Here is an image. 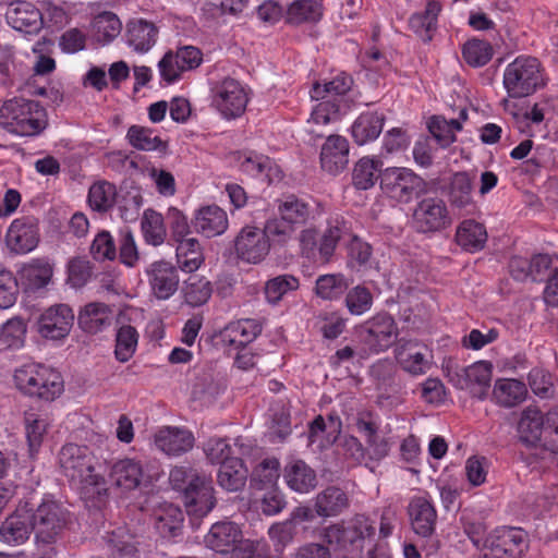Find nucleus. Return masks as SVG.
<instances>
[{"label":"nucleus","mask_w":558,"mask_h":558,"mask_svg":"<svg viewBox=\"0 0 558 558\" xmlns=\"http://www.w3.org/2000/svg\"><path fill=\"white\" fill-rule=\"evenodd\" d=\"M488 550L481 558H521L529 547L527 534L519 527H501L488 538Z\"/></svg>","instance_id":"obj_13"},{"label":"nucleus","mask_w":558,"mask_h":558,"mask_svg":"<svg viewBox=\"0 0 558 558\" xmlns=\"http://www.w3.org/2000/svg\"><path fill=\"white\" fill-rule=\"evenodd\" d=\"M247 480V469L239 458L227 460L219 468L218 484L228 492H236L244 487Z\"/></svg>","instance_id":"obj_42"},{"label":"nucleus","mask_w":558,"mask_h":558,"mask_svg":"<svg viewBox=\"0 0 558 558\" xmlns=\"http://www.w3.org/2000/svg\"><path fill=\"white\" fill-rule=\"evenodd\" d=\"M299 286V279L292 275H280L269 279L265 286L266 300L277 304L288 292L298 290Z\"/></svg>","instance_id":"obj_58"},{"label":"nucleus","mask_w":558,"mask_h":558,"mask_svg":"<svg viewBox=\"0 0 558 558\" xmlns=\"http://www.w3.org/2000/svg\"><path fill=\"white\" fill-rule=\"evenodd\" d=\"M109 477L117 487L132 490L138 487L144 478L143 466L134 459H122L112 464Z\"/></svg>","instance_id":"obj_36"},{"label":"nucleus","mask_w":558,"mask_h":558,"mask_svg":"<svg viewBox=\"0 0 558 558\" xmlns=\"http://www.w3.org/2000/svg\"><path fill=\"white\" fill-rule=\"evenodd\" d=\"M526 392L522 381L507 378L497 380L493 390L496 402L505 408H511L524 401Z\"/></svg>","instance_id":"obj_46"},{"label":"nucleus","mask_w":558,"mask_h":558,"mask_svg":"<svg viewBox=\"0 0 558 558\" xmlns=\"http://www.w3.org/2000/svg\"><path fill=\"white\" fill-rule=\"evenodd\" d=\"M408 513L413 531L422 536H430L436 526L437 512L427 495L414 496L408 506Z\"/></svg>","instance_id":"obj_23"},{"label":"nucleus","mask_w":558,"mask_h":558,"mask_svg":"<svg viewBox=\"0 0 558 558\" xmlns=\"http://www.w3.org/2000/svg\"><path fill=\"white\" fill-rule=\"evenodd\" d=\"M494 56V48L487 40L472 38L462 47V57L464 61L473 68L486 65Z\"/></svg>","instance_id":"obj_52"},{"label":"nucleus","mask_w":558,"mask_h":558,"mask_svg":"<svg viewBox=\"0 0 558 558\" xmlns=\"http://www.w3.org/2000/svg\"><path fill=\"white\" fill-rule=\"evenodd\" d=\"M287 485L294 492L306 494L317 484L316 473L303 460L289 461L283 470Z\"/></svg>","instance_id":"obj_38"},{"label":"nucleus","mask_w":558,"mask_h":558,"mask_svg":"<svg viewBox=\"0 0 558 558\" xmlns=\"http://www.w3.org/2000/svg\"><path fill=\"white\" fill-rule=\"evenodd\" d=\"M141 226L147 243L155 246L163 243L167 233L161 214L154 209H146Z\"/></svg>","instance_id":"obj_55"},{"label":"nucleus","mask_w":558,"mask_h":558,"mask_svg":"<svg viewBox=\"0 0 558 558\" xmlns=\"http://www.w3.org/2000/svg\"><path fill=\"white\" fill-rule=\"evenodd\" d=\"M151 294L158 300L170 299L179 288L178 268L170 262L156 260L145 270Z\"/></svg>","instance_id":"obj_18"},{"label":"nucleus","mask_w":558,"mask_h":558,"mask_svg":"<svg viewBox=\"0 0 558 558\" xmlns=\"http://www.w3.org/2000/svg\"><path fill=\"white\" fill-rule=\"evenodd\" d=\"M268 238L270 244L286 245L293 239L296 228L279 215L278 217L269 218L266 220L264 228H262Z\"/></svg>","instance_id":"obj_57"},{"label":"nucleus","mask_w":558,"mask_h":558,"mask_svg":"<svg viewBox=\"0 0 558 558\" xmlns=\"http://www.w3.org/2000/svg\"><path fill=\"white\" fill-rule=\"evenodd\" d=\"M113 320V311L110 305L102 302H90L78 312L77 324L89 335H97L109 328Z\"/></svg>","instance_id":"obj_25"},{"label":"nucleus","mask_w":558,"mask_h":558,"mask_svg":"<svg viewBox=\"0 0 558 558\" xmlns=\"http://www.w3.org/2000/svg\"><path fill=\"white\" fill-rule=\"evenodd\" d=\"M126 45L137 53L148 52L159 38V27L146 19H132L126 23Z\"/></svg>","instance_id":"obj_22"},{"label":"nucleus","mask_w":558,"mask_h":558,"mask_svg":"<svg viewBox=\"0 0 558 558\" xmlns=\"http://www.w3.org/2000/svg\"><path fill=\"white\" fill-rule=\"evenodd\" d=\"M59 465L66 477L81 484L98 487L104 477L94 472L95 457L86 446L64 445L58 456Z\"/></svg>","instance_id":"obj_7"},{"label":"nucleus","mask_w":558,"mask_h":558,"mask_svg":"<svg viewBox=\"0 0 558 558\" xmlns=\"http://www.w3.org/2000/svg\"><path fill=\"white\" fill-rule=\"evenodd\" d=\"M183 502L189 515L203 518L213 510L216 505L211 481L205 475L189 482L183 495Z\"/></svg>","instance_id":"obj_19"},{"label":"nucleus","mask_w":558,"mask_h":558,"mask_svg":"<svg viewBox=\"0 0 558 558\" xmlns=\"http://www.w3.org/2000/svg\"><path fill=\"white\" fill-rule=\"evenodd\" d=\"M278 213L283 220L294 228L305 225L312 215L310 205L295 195H288L280 199L278 202Z\"/></svg>","instance_id":"obj_44"},{"label":"nucleus","mask_w":558,"mask_h":558,"mask_svg":"<svg viewBox=\"0 0 558 558\" xmlns=\"http://www.w3.org/2000/svg\"><path fill=\"white\" fill-rule=\"evenodd\" d=\"M24 432L31 457H35L48 433L50 420L46 412L29 408L23 413Z\"/></svg>","instance_id":"obj_27"},{"label":"nucleus","mask_w":558,"mask_h":558,"mask_svg":"<svg viewBox=\"0 0 558 558\" xmlns=\"http://www.w3.org/2000/svg\"><path fill=\"white\" fill-rule=\"evenodd\" d=\"M385 116L376 111L361 113L351 126V134L357 145L375 141L383 131Z\"/></svg>","instance_id":"obj_39"},{"label":"nucleus","mask_w":558,"mask_h":558,"mask_svg":"<svg viewBox=\"0 0 558 558\" xmlns=\"http://www.w3.org/2000/svg\"><path fill=\"white\" fill-rule=\"evenodd\" d=\"M182 291L185 302L196 307L205 304L210 299L213 288L207 279L194 275L184 281Z\"/></svg>","instance_id":"obj_53"},{"label":"nucleus","mask_w":558,"mask_h":558,"mask_svg":"<svg viewBox=\"0 0 558 558\" xmlns=\"http://www.w3.org/2000/svg\"><path fill=\"white\" fill-rule=\"evenodd\" d=\"M39 239L38 220L33 216H22L10 223L4 243L11 253L24 255L37 247Z\"/></svg>","instance_id":"obj_15"},{"label":"nucleus","mask_w":558,"mask_h":558,"mask_svg":"<svg viewBox=\"0 0 558 558\" xmlns=\"http://www.w3.org/2000/svg\"><path fill=\"white\" fill-rule=\"evenodd\" d=\"M532 391L542 398H548L554 391V376L541 367H534L527 376Z\"/></svg>","instance_id":"obj_63"},{"label":"nucleus","mask_w":558,"mask_h":558,"mask_svg":"<svg viewBox=\"0 0 558 558\" xmlns=\"http://www.w3.org/2000/svg\"><path fill=\"white\" fill-rule=\"evenodd\" d=\"M154 525L162 537L179 535L183 525V513L178 506L169 502L158 505L151 514Z\"/></svg>","instance_id":"obj_35"},{"label":"nucleus","mask_w":558,"mask_h":558,"mask_svg":"<svg viewBox=\"0 0 558 558\" xmlns=\"http://www.w3.org/2000/svg\"><path fill=\"white\" fill-rule=\"evenodd\" d=\"M250 87L226 76L211 87V106L227 120L241 117L250 101Z\"/></svg>","instance_id":"obj_9"},{"label":"nucleus","mask_w":558,"mask_h":558,"mask_svg":"<svg viewBox=\"0 0 558 558\" xmlns=\"http://www.w3.org/2000/svg\"><path fill=\"white\" fill-rule=\"evenodd\" d=\"M175 242V257L179 268L185 272L196 271L204 263V254L198 240L186 236Z\"/></svg>","instance_id":"obj_41"},{"label":"nucleus","mask_w":558,"mask_h":558,"mask_svg":"<svg viewBox=\"0 0 558 558\" xmlns=\"http://www.w3.org/2000/svg\"><path fill=\"white\" fill-rule=\"evenodd\" d=\"M14 384L23 395L48 402L59 398L64 390L62 375L39 363L25 364L15 369Z\"/></svg>","instance_id":"obj_4"},{"label":"nucleus","mask_w":558,"mask_h":558,"mask_svg":"<svg viewBox=\"0 0 558 558\" xmlns=\"http://www.w3.org/2000/svg\"><path fill=\"white\" fill-rule=\"evenodd\" d=\"M493 365L487 361H478L449 374L450 381L461 390L483 400L490 388Z\"/></svg>","instance_id":"obj_14"},{"label":"nucleus","mask_w":558,"mask_h":558,"mask_svg":"<svg viewBox=\"0 0 558 558\" xmlns=\"http://www.w3.org/2000/svg\"><path fill=\"white\" fill-rule=\"evenodd\" d=\"M73 322L72 308L66 304H58L47 308L40 315L38 332L46 339L59 340L69 335Z\"/></svg>","instance_id":"obj_21"},{"label":"nucleus","mask_w":558,"mask_h":558,"mask_svg":"<svg viewBox=\"0 0 558 558\" xmlns=\"http://www.w3.org/2000/svg\"><path fill=\"white\" fill-rule=\"evenodd\" d=\"M0 126L20 136H35L47 126V113L39 102L13 97L0 107Z\"/></svg>","instance_id":"obj_3"},{"label":"nucleus","mask_w":558,"mask_h":558,"mask_svg":"<svg viewBox=\"0 0 558 558\" xmlns=\"http://www.w3.org/2000/svg\"><path fill=\"white\" fill-rule=\"evenodd\" d=\"M472 179L466 172H457L452 175L449 185V202L452 207L460 210L474 205L472 197Z\"/></svg>","instance_id":"obj_45"},{"label":"nucleus","mask_w":558,"mask_h":558,"mask_svg":"<svg viewBox=\"0 0 558 558\" xmlns=\"http://www.w3.org/2000/svg\"><path fill=\"white\" fill-rule=\"evenodd\" d=\"M38 9L41 15V26L47 24L51 27L61 28L68 23L69 15L65 9L51 0H43Z\"/></svg>","instance_id":"obj_62"},{"label":"nucleus","mask_w":558,"mask_h":558,"mask_svg":"<svg viewBox=\"0 0 558 558\" xmlns=\"http://www.w3.org/2000/svg\"><path fill=\"white\" fill-rule=\"evenodd\" d=\"M94 28L98 40L109 43L120 34L122 24L116 14L104 12L95 17Z\"/></svg>","instance_id":"obj_60"},{"label":"nucleus","mask_w":558,"mask_h":558,"mask_svg":"<svg viewBox=\"0 0 558 558\" xmlns=\"http://www.w3.org/2000/svg\"><path fill=\"white\" fill-rule=\"evenodd\" d=\"M396 359L403 371L414 376L426 374L433 363L427 347L416 340L401 339L396 349Z\"/></svg>","instance_id":"obj_20"},{"label":"nucleus","mask_w":558,"mask_h":558,"mask_svg":"<svg viewBox=\"0 0 558 558\" xmlns=\"http://www.w3.org/2000/svg\"><path fill=\"white\" fill-rule=\"evenodd\" d=\"M207 547L217 553H233L245 541H242V531L238 524L231 521L216 522L211 525L204 539Z\"/></svg>","instance_id":"obj_24"},{"label":"nucleus","mask_w":558,"mask_h":558,"mask_svg":"<svg viewBox=\"0 0 558 558\" xmlns=\"http://www.w3.org/2000/svg\"><path fill=\"white\" fill-rule=\"evenodd\" d=\"M8 23L16 31L35 33L41 28L39 9L27 1H15L7 10Z\"/></svg>","instance_id":"obj_30"},{"label":"nucleus","mask_w":558,"mask_h":558,"mask_svg":"<svg viewBox=\"0 0 558 558\" xmlns=\"http://www.w3.org/2000/svg\"><path fill=\"white\" fill-rule=\"evenodd\" d=\"M413 220L417 230L424 233L439 231L451 223L447 205L438 197H426L418 202Z\"/></svg>","instance_id":"obj_17"},{"label":"nucleus","mask_w":558,"mask_h":558,"mask_svg":"<svg viewBox=\"0 0 558 558\" xmlns=\"http://www.w3.org/2000/svg\"><path fill=\"white\" fill-rule=\"evenodd\" d=\"M380 189L389 198L407 204L425 190V182L409 168L390 167L380 172Z\"/></svg>","instance_id":"obj_11"},{"label":"nucleus","mask_w":558,"mask_h":558,"mask_svg":"<svg viewBox=\"0 0 558 558\" xmlns=\"http://www.w3.org/2000/svg\"><path fill=\"white\" fill-rule=\"evenodd\" d=\"M21 278L25 279L33 288L45 287L52 277V266L44 259H34L23 265L20 270Z\"/></svg>","instance_id":"obj_56"},{"label":"nucleus","mask_w":558,"mask_h":558,"mask_svg":"<svg viewBox=\"0 0 558 558\" xmlns=\"http://www.w3.org/2000/svg\"><path fill=\"white\" fill-rule=\"evenodd\" d=\"M155 445L168 456H180L193 448L194 436L187 429L167 426L156 433Z\"/></svg>","instance_id":"obj_28"},{"label":"nucleus","mask_w":558,"mask_h":558,"mask_svg":"<svg viewBox=\"0 0 558 558\" xmlns=\"http://www.w3.org/2000/svg\"><path fill=\"white\" fill-rule=\"evenodd\" d=\"M270 242L263 229L245 226L234 239V251L239 259L248 264H259L270 251Z\"/></svg>","instance_id":"obj_16"},{"label":"nucleus","mask_w":558,"mask_h":558,"mask_svg":"<svg viewBox=\"0 0 558 558\" xmlns=\"http://www.w3.org/2000/svg\"><path fill=\"white\" fill-rule=\"evenodd\" d=\"M356 428L364 437L366 446L365 451L368 461H380L388 456L390 447L386 438L378 434V425L371 417L360 416L356 420Z\"/></svg>","instance_id":"obj_32"},{"label":"nucleus","mask_w":558,"mask_h":558,"mask_svg":"<svg viewBox=\"0 0 558 558\" xmlns=\"http://www.w3.org/2000/svg\"><path fill=\"white\" fill-rule=\"evenodd\" d=\"M363 342L374 352L389 349L399 335L395 318L388 313H377L360 327Z\"/></svg>","instance_id":"obj_12"},{"label":"nucleus","mask_w":558,"mask_h":558,"mask_svg":"<svg viewBox=\"0 0 558 558\" xmlns=\"http://www.w3.org/2000/svg\"><path fill=\"white\" fill-rule=\"evenodd\" d=\"M345 305L352 315H362L371 310L373 295L366 287L356 286L348 291Z\"/></svg>","instance_id":"obj_61"},{"label":"nucleus","mask_w":558,"mask_h":558,"mask_svg":"<svg viewBox=\"0 0 558 558\" xmlns=\"http://www.w3.org/2000/svg\"><path fill=\"white\" fill-rule=\"evenodd\" d=\"M117 187L108 181H99L89 187L88 203L93 210L106 213L117 201Z\"/></svg>","instance_id":"obj_48"},{"label":"nucleus","mask_w":558,"mask_h":558,"mask_svg":"<svg viewBox=\"0 0 558 558\" xmlns=\"http://www.w3.org/2000/svg\"><path fill=\"white\" fill-rule=\"evenodd\" d=\"M486 227L473 219L463 220L456 230V243L465 252L482 251L487 242Z\"/></svg>","instance_id":"obj_37"},{"label":"nucleus","mask_w":558,"mask_h":558,"mask_svg":"<svg viewBox=\"0 0 558 558\" xmlns=\"http://www.w3.org/2000/svg\"><path fill=\"white\" fill-rule=\"evenodd\" d=\"M502 84L510 98L529 97L547 84L546 72L536 57L521 54L505 68Z\"/></svg>","instance_id":"obj_5"},{"label":"nucleus","mask_w":558,"mask_h":558,"mask_svg":"<svg viewBox=\"0 0 558 558\" xmlns=\"http://www.w3.org/2000/svg\"><path fill=\"white\" fill-rule=\"evenodd\" d=\"M27 515L36 543L43 545L56 543L68 523V511L49 498H44L36 506L27 502Z\"/></svg>","instance_id":"obj_6"},{"label":"nucleus","mask_w":558,"mask_h":558,"mask_svg":"<svg viewBox=\"0 0 558 558\" xmlns=\"http://www.w3.org/2000/svg\"><path fill=\"white\" fill-rule=\"evenodd\" d=\"M350 506L347 493L338 486H328L314 499V510L318 517L331 518L344 512Z\"/></svg>","instance_id":"obj_33"},{"label":"nucleus","mask_w":558,"mask_h":558,"mask_svg":"<svg viewBox=\"0 0 558 558\" xmlns=\"http://www.w3.org/2000/svg\"><path fill=\"white\" fill-rule=\"evenodd\" d=\"M262 329V324L256 319H239L229 323L219 336L225 344L244 349L257 338Z\"/></svg>","instance_id":"obj_31"},{"label":"nucleus","mask_w":558,"mask_h":558,"mask_svg":"<svg viewBox=\"0 0 558 558\" xmlns=\"http://www.w3.org/2000/svg\"><path fill=\"white\" fill-rule=\"evenodd\" d=\"M348 228L342 219H335L329 222L327 229L317 239L315 229H304L300 234V246L302 253L320 263H329L335 254L339 241L347 233Z\"/></svg>","instance_id":"obj_10"},{"label":"nucleus","mask_w":558,"mask_h":558,"mask_svg":"<svg viewBox=\"0 0 558 558\" xmlns=\"http://www.w3.org/2000/svg\"><path fill=\"white\" fill-rule=\"evenodd\" d=\"M462 129L458 119L446 120L444 117L434 116L428 121V130L437 144L446 148L456 141V132Z\"/></svg>","instance_id":"obj_49"},{"label":"nucleus","mask_w":558,"mask_h":558,"mask_svg":"<svg viewBox=\"0 0 558 558\" xmlns=\"http://www.w3.org/2000/svg\"><path fill=\"white\" fill-rule=\"evenodd\" d=\"M280 463L276 458L264 459L251 475V485L255 489L275 488L279 478Z\"/></svg>","instance_id":"obj_50"},{"label":"nucleus","mask_w":558,"mask_h":558,"mask_svg":"<svg viewBox=\"0 0 558 558\" xmlns=\"http://www.w3.org/2000/svg\"><path fill=\"white\" fill-rule=\"evenodd\" d=\"M542 412L535 407L526 408L518 423V433L520 440L529 446L536 445L543 433L547 440V448L553 452H558V411H551L547 414L546 425H544Z\"/></svg>","instance_id":"obj_8"},{"label":"nucleus","mask_w":558,"mask_h":558,"mask_svg":"<svg viewBox=\"0 0 558 558\" xmlns=\"http://www.w3.org/2000/svg\"><path fill=\"white\" fill-rule=\"evenodd\" d=\"M295 533L296 526L289 519L272 524L268 531V535L274 543L276 551L283 550V548L293 541Z\"/></svg>","instance_id":"obj_64"},{"label":"nucleus","mask_w":558,"mask_h":558,"mask_svg":"<svg viewBox=\"0 0 558 558\" xmlns=\"http://www.w3.org/2000/svg\"><path fill=\"white\" fill-rule=\"evenodd\" d=\"M441 4L436 0H428L425 9L412 14L409 19L410 28L424 41H430L437 29L438 15Z\"/></svg>","instance_id":"obj_40"},{"label":"nucleus","mask_w":558,"mask_h":558,"mask_svg":"<svg viewBox=\"0 0 558 558\" xmlns=\"http://www.w3.org/2000/svg\"><path fill=\"white\" fill-rule=\"evenodd\" d=\"M138 342V332L131 325H122L116 335L114 355L118 361L128 362L135 353Z\"/></svg>","instance_id":"obj_54"},{"label":"nucleus","mask_w":558,"mask_h":558,"mask_svg":"<svg viewBox=\"0 0 558 558\" xmlns=\"http://www.w3.org/2000/svg\"><path fill=\"white\" fill-rule=\"evenodd\" d=\"M383 162L375 158L363 157L354 166L352 183L357 190L371 189L380 179Z\"/></svg>","instance_id":"obj_47"},{"label":"nucleus","mask_w":558,"mask_h":558,"mask_svg":"<svg viewBox=\"0 0 558 558\" xmlns=\"http://www.w3.org/2000/svg\"><path fill=\"white\" fill-rule=\"evenodd\" d=\"M322 16V7L316 0H294L287 10V22L300 25L317 22Z\"/></svg>","instance_id":"obj_51"},{"label":"nucleus","mask_w":558,"mask_h":558,"mask_svg":"<svg viewBox=\"0 0 558 558\" xmlns=\"http://www.w3.org/2000/svg\"><path fill=\"white\" fill-rule=\"evenodd\" d=\"M126 140L129 144L137 150L159 151L165 154L168 148L167 143L156 135L154 130L142 125L135 124L130 126L126 133Z\"/></svg>","instance_id":"obj_43"},{"label":"nucleus","mask_w":558,"mask_h":558,"mask_svg":"<svg viewBox=\"0 0 558 558\" xmlns=\"http://www.w3.org/2000/svg\"><path fill=\"white\" fill-rule=\"evenodd\" d=\"M349 162V143L340 135H329L322 146V168L332 174L342 171Z\"/></svg>","instance_id":"obj_29"},{"label":"nucleus","mask_w":558,"mask_h":558,"mask_svg":"<svg viewBox=\"0 0 558 558\" xmlns=\"http://www.w3.org/2000/svg\"><path fill=\"white\" fill-rule=\"evenodd\" d=\"M348 289V282L343 275H323L316 280L315 292L324 300L340 298Z\"/></svg>","instance_id":"obj_59"},{"label":"nucleus","mask_w":558,"mask_h":558,"mask_svg":"<svg viewBox=\"0 0 558 558\" xmlns=\"http://www.w3.org/2000/svg\"><path fill=\"white\" fill-rule=\"evenodd\" d=\"M375 535V526L364 514L323 527L320 538L343 558H361L366 539Z\"/></svg>","instance_id":"obj_2"},{"label":"nucleus","mask_w":558,"mask_h":558,"mask_svg":"<svg viewBox=\"0 0 558 558\" xmlns=\"http://www.w3.org/2000/svg\"><path fill=\"white\" fill-rule=\"evenodd\" d=\"M27 515V502L19 505L16 510L9 515L0 526V539L11 546L25 543L32 531Z\"/></svg>","instance_id":"obj_26"},{"label":"nucleus","mask_w":558,"mask_h":558,"mask_svg":"<svg viewBox=\"0 0 558 558\" xmlns=\"http://www.w3.org/2000/svg\"><path fill=\"white\" fill-rule=\"evenodd\" d=\"M228 225L227 213L216 205L202 207L194 218L195 230L206 238L222 234L228 229Z\"/></svg>","instance_id":"obj_34"},{"label":"nucleus","mask_w":558,"mask_h":558,"mask_svg":"<svg viewBox=\"0 0 558 558\" xmlns=\"http://www.w3.org/2000/svg\"><path fill=\"white\" fill-rule=\"evenodd\" d=\"M353 78L344 73L335 76L324 84L315 83L311 90L312 99L319 102L313 108L306 121V132L313 137H323L324 128L330 122L338 121L350 108L351 102L345 97L351 90Z\"/></svg>","instance_id":"obj_1"}]
</instances>
